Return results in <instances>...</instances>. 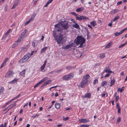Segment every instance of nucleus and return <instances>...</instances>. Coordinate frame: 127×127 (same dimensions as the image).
I'll return each mask as SVG.
<instances>
[{"label": "nucleus", "instance_id": "1", "mask_svg": "<svg viewBox=\"0 0 127 127\" xmlns=\"http://www.w3.org/2000/svg\"><path fill=\"white\" fill-rule=\"evenodd\" d=\"M66 35L64 33L61 32L57 37L55 38V39L58 44L61 46V44H63L66 40Z\"/></svg>", "mask_w": 127, "mask_h": 127}, {"label": "nucleus", "instance_id": "2", "mask_svg": "<svg viewBox=\"0 0 127 127\" xmlns=\"http://www.w3.org/2000/svg\"><path fill=\"white\" fill-rule=\"evenodd\" d=\"M85 38L81 36H78L77 37V40L76 43L77 44H80L79 47H83V44L85 43Z\"/></svg>", "mask_w": 127, "mask_h": 127}, {"label": "nucleus", "instance_id": "3", "mask_svg": "<svg viewBox=\"0 0 127 127\" xmlns=\"http://www.w3.org/2000/svg\"><path fill=\"white\" fill-rule=\"evenodd\" d=\"M89 77V75L88 74L84 77L82 82L80 83V86L82 88L84 87L85 86L88 84Z\"/></svg>", "mask_w": 127, "mask_h": 127}, {"label": "nucleus", "instance_id": "4", "mask_svg": "<svg viewBox=\"0 0 127 127\" xmlns=\"http://www.w3.org/2000/svg\"><path fill=\"white\" fill-rule=\"evenodd\" d=\"M30 57V55L27 54L25 55L24 57L19 61V62L22 63L26 62Z\"/></svg>", "mask_w": 127, "mask_h": 127}, {"label": "nucleus", "instance_id": "5", "mask_svg": "<svg viewBox=\"0 0 127 127\" xmlns=\"http://www.w3.org/2000/svg\"><path fill=\"white\" fill-rule=\"evenodd\" d=\"M61 26L64 29H67L69 27L68 22L66 21H63Z\"/></svg>", "mask_w": 127, "mask_h": 127}, {"label": "nucleus", "instance_id": "6", "mask_svg": "<svg viewBox=\"0 0 127 127\" xmlns=\"http://www.w3.org/2000/svg\"><path fill=\"white\" fill-rule=\"evenodd\" d=\"M73 76L72 74L70 73L68 75L64 76L63 77V79L64 80H68L69 79L72 78Z\"/></svg>", "mask_w": 127, "mask_h": 127}, {"label": "nucleus", "instance_id": "7", "mask_svg": "<svg viewBox=\"0 0 127 127\" xmlns=\"http://www.w3.org/2000/svg\"><path fill=\"white\" fill-rule=\"evenodd\" d=\"M55 29L58 32H61L63 30L62 26L60 24H58L55 25Z\"/></svg>", "mask_w": 127, "mask_h": 127}, {"label": "nucleus", "instance_id": "8", "mask_svg": "<svg viewBox=\"0 0 127 127\" xmlns=\"http://www.w3.org/2000/svg\"><path fill=\"white\" fill-rule=\"evenodd\" d=\"M76 19L77 20L81 21L83 20L89 19L88 17L86 16H80L79 17H76Z\"/></svg>", "mask_w": 127, "mask_h": 127}, {"label": "nucleus", "instance_id": "9", "mask_svg": "<svg viewBox=\"0 0 127 127\" xmlns=\"http://www.w3.org/2000/svg\"><path fill=\"white\" fill-rule=\"evenodd\" d=\"M13 74V73L12 71L9 70L5 74V77L6 78H8L12 75Z\"/></svg>", "mask_w": 127, "mask_h": 127}, {"label": "nucleus", "instance_id": "10", "mask_svg": "<svg viewBox=\"0 0 127 127\" xmlns=\"http://www.w3.org/2000/svg\"><path fill=\"white\" fill-rule=\"evenodd\" d=\"M20 0H16V1L14 2L12 7L11 8L12 9H14L16 6H17Z\"/></svg>", "mask_w": 127, "mask_h": 127}, {"label": "nucleus", "instance_id": "11", "mask_svg": "<svg viewBox=\"0 0 127 127\" xmlns=\"http://www.w3.org/2000/svg\"><path fill=\"white\" fill-rule=\"evenodd\" d=\"M51 82V80H47L46 82H45L42 85L41 87H43L44 86H45L47 84H50Z\"/></svg>", "mask_w": 127, "mask_h": 127}, {"label": "nucleus", "instance_id": "12", "mask_svg": "<svg viewBox=\"0 0 127 127\" xmlns=\"http://www.w3.org/2000/svg\"><path fill=\"white\" fill-rule=\"evenodd\" d=\"M47 63V60H46L45 61L44 64H43L41 67V71H42L44 69L46 63Z\"/></svg>", "mask_w": 127, "mask_h": 127}, {"label": "nucleus", "instance_id": "13", "mask_svg": "<svg viewBox=\"0 0 127 127\" xmlns=\"http://www.w3.org/2000/svg\"><path fill=\"white\" fill-rule=\"evenodd\" d=\"M110 79L111 80V84L110 86H111L113 85H114L115 82V80L114 78H113L112 79L111 77L110 78Z\"/></svg>", "mask_w": 127, "mask_h": 127}, {"label": "nucleus", "instance_id": "14", "mask_svg": "<svg viewBox=\"0 0 127 127\" xmlns=\"http://www.w3.org/2000/svg\"><path fill=\"white\" fill-rule=\"evenodd\" d=\"M79 121H80L82 123H85L89 121V120H87L86 119H82L81 120L80 119Z\"/></svg>", "mask_w": 127, "mask_h": 127}, {"label": "nucleus", "instance_id": "15", "mask_svg": "<svg viewBox=\"0 0 127 127\" xmlns=\"http://www.w3.org/2000/svg\"><path fill=\"white\" fill-rule=\"evenodd\" d=\"M83 97L85 98L86 97L90 98L91 97V95L89 93H87L84 96H83Z\"/></svg>", "mask_w": 127, "mask_h": 127}, {"label": "nucleus", "instance_id": "16", "mask_svg": "<svg viewBox=\"0 0 127 127\" xmlns=\"http://www.w3.org/2000/svg\"><path fill=\"white\" fill-rule=\"evenodd\" d=\"M48 77H45L42 80H40L39 82L38 83L39 84H41L43 82L47 80L48 79Z\"/></svg>", "mask_w": 127, "mask_h": 127}, {"label": "nucleus", "instance_id": "17", "mask_svg": "<svg viewBox=\"0 0 127 127\" xmlns=\"http://www.w3.org/2000/svg\"><path fill=\"white\" fill-rule=\"evenodd\" d=\"M112 43H113L112 41H110L106 46L105 47V48H109L111 46V45L112 44Z\"/></svg>", "mask_w": 127, "mask_h": 127}, {"label": "nucleus", "instance_id": "18", "mask_svg": "<svg viewBox=\"0 0 127 127\" xmlns=\"http://www.w3.org/2000/svg\"><path fill=\"white\" fill-rule=\"evenodd\" d=\"M55 107L57 109H59L60 108V104L59 103H56L55 104Z\"/></svg>", "mask_w": 127, "mask_h": 127}, {"label": "nucleus", "instance_id": "19", "mask_svg": "<svg viewBox=\"0 0 127 127\" xmlns=\"http://www.w3.org/2000/svg\"><path fill=\"white\" fill-rule=\"evenodd\" d=\"M24 38V37H23L20 36H19V37L18 39V42H19V43H20L22 41L23 39Z\"/></svg>", "mask_w": 127, "mask_h": 127}, {"label": "nucleus", "instance_id": "20", "mask_svg": "<svg viewBox=\"0 0 127 127\" xmlns=\"http://www.w3.org/2000/svg\"><path fill=\"white\" fill-rule=\"evenodd\" d=\"M73 27L74 28L77 29H79L80 28L79 26L77 23H75V25H73Z\"/></svg>", "mask_w": 127, "mask_h": 127}, {"label": "nucleus", "instance_id": "21", "mask_svg": "<svg viewBox=\"0 0 127 127\" xmlns=\"http://www.w3.org/2000/svg\"><path fill=\"white\" fill-rule=\"evenodd\" d=\"M47 47H44L41 50V52L42 53L45 52L47 48Z\"/></svg>", "mask_w": 127, "mask_h": 127}, {"label": "nucleus", "instance_id": "22", "mask_svg": "<svg viewBox=\"0 0 127 127\" xmlns=\"http://www.w3.org/2000/svg\"><path fill=\"white\" fill-rule=\"evenodd\" d=\"M18 81V79L17 78H15L12 81L9 82V83L11 84H13Z\"/></svg>", "mask_w": 127, "mask_h": 127}, {"label": "nucleus", "instance_id": "23", "mask_svg": "<svg viewBox=\"0 0 127 127\" xmlns=\"http://www.w3.org/2000/svg\"><path fill=\"white\" fill-rule=\"evenodd\" d=\"M4 90V87H2L0 89V95L3 94Z\"/></svg>", "mask_w": 127, "mask_h": 127}, {"label": "nucleus", "instance_id": "24", "mask_svg": "<svg viewBox=\"0 0 127 127\" xmlns=\"http://www.w3.org/2000/svg\"><path fill=\"white\" fill-rule=\"evenodd\" d=\"M19 43V42H18L17 40V42H16L14 44H13L12 46V48H13L15 47Z\"/></svg>", "mask_w": 127, "mask_h": 127}, {"label": "nucleus", "instance_id": "25", "mask_svg": "<svg viewBox=\"0 0 127 127\" xmlns=\"http://www.w3.org/2000/svg\"><path fill=\"white\" fill-rule=\"evenodd\" d=\"M53 0H49L48 2H47L46 4L44 6V7H47L49 4L50 3H51L52 1H53Z\"/></svg>", "mask_w": 127, "mask_h": 127}, {"label": "nucleus", "instance_id": "26", "mask_svg": "<svg viewBox=\"0 0 127 127\" xmlns=\"http://www.w3.org/2000/svg\"><path fill=\"white\" fill-rule=\"evenodd\" d=\"M25 70L24 69L20 73V75L22 76H25Z\"/></svg>", "mask_w": 127, "mask_h": 127}, {"label": "nucleus", "instance_id": "27", "mask_svg": "<svg viewBox=\"0 0 127 127\" xmlns=\"http://www.w3.org/2000/svg\"><path fill=\"white\" fill-rule=\"evenodd\" d=\"M90 24L93 27L95 26V25H96V22L95 21L92 22Z\"/></svg>", "mask_w": 127, "mask_h": 127}, {"label": "nucleus", "instance_id": "28", "mask_svg": "<svg viewBox=\"0 0 127 127\" xmlns=\"http://www.w3.org/2000/svg\"><path fill=\"white\" fill-rule=\"evenodd\" d=\"M104 71L106 73H112L113 72L110 70V69H105Z\"/></svg>", "mask_w": 127, "mask_h": 127}, {"label": "nucleus", "instance_id": "29", "mask_svg": "<svg viewBox=\"0 0 127 127\" xmlns=\"http://www.w3.org/2000/svg\"><path fill=\"white\" fill-rule=\"evenodd\" d=\"M83 9V8L82 7L78 8L76 10V11L77 12H80L82 11Z\"/></svg>", "mask_w": 127, "mask_h": 127}, {"label": "nucleus", "instance_id": "30", "mask_svg": "<svg viewBox=\"0 0 127 127\" xmlns=\"http://www.w3.org/2000/svg\"><path fill=\"white\" fill-rule=\"evenodd\" d=\"M71 46L72 45H68L65 46V48L66 49H67L71 48Z\"/></svg>", "mask_w": 127, "mask_h": 127}, {"label": "nucleus", "instance_id": "31", "mask_svg": "<svg viewBox=\"0 0 127 127\" xmlns=\"http://www.w3.org/2000/svg\"><path fill=\"white\" fill-rule=\"evenodd\" d=\"M105 54H100L99 57L100 58H103L105 57Z\"/></svg>", "mask_w": 127, "mask_h": 127}, {"label": "nucleus", "instance_id": "32", "mask_svg": "<svg viewBox=\"0 0 127 127\" xmlns=\"http://www.w3.org/2000/svg\"><path fill=\"white\" fill-rule=\"evenodd\" d=\"M107 83V82H106L105 81H103L101 83V86H104L105 85H106Z\"/></svg>", "mask_w": 127, "mask_h": 127}, {"label": "nucleus", "instance_id": "33", "mask_svg": "<svg viewBox=\"0 0 127 127\" xmlns=\"http://www.w3.org/2000/svg\"><path fill=\"white\" fill-rule=\"evenodd\" d=\"M89 126L88 125L83 124L80 127H88Z\"/></svg>", "mask_w": 127, "mask_h": 127}, {"label": "nucleus", "instance_id": "34", "mask_svg": "<svg viewBox=\"0 0 127 127\" xmlns=\"http://www.w3.org/2000/svg\"><path fill=\"white\" fill-rule=\"evenodd\" d=\"M115 36H117L120 35V33L119 32H117L114 33Z\"/></svg>", "mask_w": 127, "mask_h": 127}, {"label": "nucleus", "instance_id": "35", "mask_svg": "<svg viewBox=\"0 0 127 127\" xmlns=\"http://www.w3.org/2000/svg\"><path fill=\"white\" fill-rule=\"evenodd\" d=\"M21 95L19 94V95H17V96H16L14 98H13L12 99V100H14L15 99H17Z\"/></svg>", "mask_w": 127, "mask_h": 127}, {"label": "nucleus", "instance_id": "36", "mask_svg": "<svg viewBox=\"0 0 127 127\" xmlns=\"http://www.w3.org/2000/svg\"><path fill=\"white\" fill-rule=\"evenodd\" d=\"M66 68L68 70H70L72 68V67L70 66H67L66 67Z\"/></svg>", "mask_w": 127, "mask_h": 127}, {"label": "nucleus", "instance_id": "37", "mask_svg": "<svg viewBox=\"0 0 127 127\" xmlns=\"http://www.w3.org/2000/svg\"><path fill=\"white\" fill-rule=\"evenodd\" d=\"M16 105V104L14 103L13 104H12V106L9 109V110H9L11 108H12L14 107V106H15Z\"/></svg>", "mask_w": 127, "mask_h": 127}, {"label": "nucleus", "instance_id": "38", "mask_svg": "<svg viewBox=\"0 0 127 127\" xmlns=\"http://www.w3.org/2000/svg\"><path fill=\"white\" fill-rule=\"evenodd\" d=\"M121 121V118L120 117H119L118 118L117 120V122L119 123Z\"/></svg>", "mask_w": 127, "mask_h": 127}, {"label": "nucleus", "instance_id": "39", "mask_svg": "<svg viewBox=\"0 0 127 127\" xmlns=\"http://www.w3.org/2000/svg\"><path fill=\"white\" fill-rule=\"evenodd\" d=\"M13 100H12V99H11L10 101H8V102L6 103V104H5V105L4 106H6L9 103H10Z\"/></svg>", "mask_w": 127, "mask_h": 127}, {"label": "nucleus", "instance_id": "40", "mask_svg": "<svg viewBox=\"0 0 127 127\" xmlns=\"http://www.w3.org/2000/svg\"><path fill=\"white\" fill-rule=\"evenodd\" d=\"M117 91L118 92H120L121 93H122L123 91L120 88H118L117 90Z\"/></svg>", "mask_w": 127, "mask_h": 127}, {"label": "nucleus", "instance_id": "41", "mask_svg": "<svg viewBox=\"0 0 127 127\" xmlns=\"http://www.w3.org/2000/svg\"><path fill=\"white\" fill-rule=\"evenodd\" d=\"M69 117H67L65 118H63V120L64 121H66L67 120H68L69 119Z\"/></svg>", "mask_w": 127, "mask_h": 127}, {"label": "nucleus", "instance_id": "42", "mask_svg": "<svg viewBox=\"0 0 127 127\" xmlns=\"http://www.w3.org/2000/svg\"><path fill=\"white\" fill-rule=\"evenodd\" d=\"M125 45V44H121V45H120L119 46V48H122V47H123V46H124Z\"/></svg>", "mask_w": 127, "mask_h": 127}, {"label": "nucleus", "instance_id": "43", "mask_svg": "<svg viewBox=\"0 0 127 127\" xmlns=\"http://www.w3.org/2000/svg\"><path fill=\"white\" fill-rule=\"evenodd\" d=\"M11 31V29H9L7 31V32L5 33V34L6 35H7L8 34V33L10 32Z\"/></svg>", "mask_w": 127, "mask_h": 127}, {"label": "nucleus", "instance_id": "44", "mask_svg": "<svg viewBox=\"0 0 127 127\" xmlns=\"http://www.w3.org/2000/svg\"><path fill=\"white\" fill-rule=\"evenodd\" d=\"M8 6L7 5H6L4 8V10L5 11H7V10Z\"/></svg>", "mask_w": 127, "mask_h": 127}, {"label": "nucleus", "instance_id": "45", "mask_svg": "<svg viewBox=\"0 0 127 127\" xmlns=\"http://www.w3.org/2000/svg\"><path fill=\"white\" fill-rule=\"evenodd\" d=\"M119 96H117L115 98L116 101H118V100L119 99Z\"/></svg>", "mask_w": 127, "mask_h": 127}, {"label": "nucleus", "instance_id": "46", "mask_svg": "<svg viewBox=\"0 0 127 127\" xmlns=\"http://www.w3.org/2000/svg\"><path fill=\"white\" fill-rule=\"evenodd\" d=\"M39 85H40L38 83L36 85L34 86V88H35L37 87Z\"/></svg>", "mask_w": 127, "mask_h": 127}, {"label": "nucleus", "instance_id": "47", "mask_svg": "<svg viewBox=\"0 0 127 127\" xmlns=\"http://www.w3.org/2000/svg\"><path fill=\"white\" fill-rule=\"evenodd\" d=\"M5 64V63H4V62H3V63H2L0 67V68H2L3 66H4V64Z\"/></svg>", "mask_w": 127, "mask_h": 127}, {"label": "nucleus", "instance_id": "48", "mask_svg": "<svg viewBox=\"0 0 127 127\" xmlns=\"http://www.w3.org/2000/svg\"><path fill=\"white\" fill-rule=\"evenodd\" d=\"M121 108L120 107H119V108H118V113H120L121 112Z\"/></svg>", "mask_w": 127, "mask_h": 127}, {"label": "nucleus", "instance_id": "49", "mask_svg": "<svg viewBox=\"0 0 127 127\" xmlns=\"http://www.w3.org/2000/svg\"><path fill=\"white\" fill-rule=\"evenodd\" d=\"M110 73H107L106 74V75H105L104 77L105 78L106 77H108L109 76H110Z\"/></svg>", "mask_w": 127, "mask_h": 127}, {"label": "nucleus", "instance_id": "50", "mask_svg": "<svg viewBox=\"0 0 127 127\" xmlns=\"http://www.w3.org/2000/svg\"><path fill=\"white\" fill-rule=\"evenodd\" d=\"M30 22V21L29 20L27 21L26 22V23L25 24V25L26 26L27 24H28Z\"/></svg>", "mask_w": 127, "mask_h": 127}, {"label": "nucleus", "instance_id": "51", "mask_svg": "<svg viewBox=\"0 0 127 127\" xmlns=\"http://www.w3.org/2000/svg\"><path fill=\"white\" fill-rule=\"evenodd\" d=\"M34 19V18L31 17V18L29 20V21L30 22L32 21Z\"/></svg>", "mask_w": 127, "mask_h": 127}, {"label": "nucleus", "instance_id": "52", "mask_svg": "<svg viewBox=\"0 0 127 127\" xmlns=\"http://www.w3.org/2000/svg\"><path fill=\"white\" fill-rule=\"evenodd\" d=\"M98 83L97 80V79H95V80L94 82V84H95L96 83Z\"/></svg>", "mask_w": 127, "mask_h": 127}, {"label": "nucleus", "instance_id": "53", "mask_svg": "<svg viewBox=\"0 0 127 127\" xmlns=\"http://www.w3.org/2000/svg\"><path fill=\"white\" fill-rule=\"evenodd\" d=\"M36 14H35V13H34L32 16V17L34 18V17L36 16Z\"/></svg>", "mask_w": 127, "mask_h": 127}, {"label": "nucleus", "instance_id": "54", "mask_svg": "<svg viewBox=\"0 0 127 127\" xmlns=\"http://www.w3.org/2000/svg\"><path fill=\"white\" fill-rule=\"evenodd\" d=\"M8 58H5V60L3 62H4L5 63H6L7 61V60H8Z\"/></svg>", "mask_w": 127, "mask_h": 127}, {"label": "nucleus", "instance_id": "55", "mask_svg": "<svg viewBox=\"0 0 127 127\" xmlns=\"http://www.w3.org/2000/svg\"><path fill=\"white\" fill-rule=\"evenodd\" d=\"M35 43L34 41H33L32 43V45H33L34 47L36 46L35 45Z\"/></svg>", "mask_w": 127, "mask_h": 127}, {"label": "nucleus", "instance_id": "56", "mask_svg": "<svg viewBox=\"0 0 127 127\" xmlns=\"http://www.w3.org/2000/svg\"><path fill=\"white\" fill-rule=\"evenodd\" d=\"M22 50H23L24 51H25L27 49V48L26 47H25L22 48Z\"/></svg>", "mask_w": 127, "mask_h": 127}, {"label": "nucleus", "instance_id": "57", "mask_svg": "<svg viewBox=\"0 0 127 127\" xmlns=\"http://www.w3.org/2000/svg\"><path fill=\"white\" fill-rule=\"evenodd\" d=\"M124 30L123 29L122 30H121V31H120V34H122L124 32Z\"/></svg>", "mask_w": 127, "mask_h": 127}, {"label": "nucleus", "instance_id": "58", "mask_svg": "<svg viewBox=\"0 0 127 127\" xmlns=\"http://www.w3.org/2000/svg\"><path fill=\"white\" fill-rule=\"evenodd\" d=\"M122 3V1H120L117 2V5H119L120 4H121Z\"/></svg>", "mask_w": 127, "mask_h": 127}, {"label": "nucleus", "instance_id": "59", "mask_svg": "<svg viewBox=\"0 0 127 127\" xmlns=\"http://www.w3.org/2000/svg\"><path fill=\"white\" fill-rule=\"evenodd\" d=\"M38 115L36 114L34 116H32V117H33V118H34L36 117V116L38 117Z\"/></svg>", "mask_w": 127, "mask_h": 127}, {"label": "nucleus", "instance_id": "60", "mask_svg": "<svg viewBox=\"0 0 127 127\" xmlns=\"http://www.w3.org/2000/svg\"><path fill=\"white\" fill-rule=\"evenodd\" d=\"M71 109V108H65V110L68 111Z\"/></svg>", "mask_w": 127, "mask_h": 127}, {"label": "nucleus", "instance_id": "61", "mask_svg": "<svg viewBox=\"0 0 127 127\" xmlns=\"http://www.w3.org/2000/svg\"><path fill=\"white\" fill-rule=\"evenodd\" d=\"M112 22H111L108 25V26H112Z\"/></svg>", "mask_w": 127, "mask_h": 127}, {"label": "nucleus", "instance_id": "62", "mask_svg": "<svg viewBox=\"0 0 127 127\" xmlns=\"http://www.w3.org/2000/svg\"><path fill=\"white\" fill-rule=\"evenodd\" d=\"M119 18V17H116L114 19V21L116 20L117 19H118Z\"/></svg>", "mask_w": 127, "mask_h": 127}, {"label": "nucleus", "instance_id": "63", "mask_svg": "<svg viewBox=\"0 0 127 127\" xmlns=\"http://www.w3.org/2000/svg\"><path fill=\"white\" fill-rule=\"evenodd\" d=\"M7 35L6 34H5V35H4L2 37V39H4L6 36V35Z\"/></svg>", "mask_w": 127, "mask_h": 127}, {"label": "nucleus", "instance_id": "64", "mask_svg": "<svg viewBox=\"0 0 127 127\" xmlns=\"http://www.w3.org/2000/svg\"><path fill=\"white\" fill-rule=\"evenodd\" d=\"M72 14L74 15L77 16V14L75 12H73L72 13Z\"/></svg>", "mask_w": 127, "mask_h": 127}]
</instances>
